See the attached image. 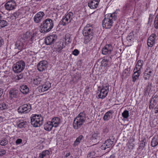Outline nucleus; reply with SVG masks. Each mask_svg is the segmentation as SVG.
Returning a JSON list of instances; mask_svg holds the SVG:
<instances>
[{
    "mask_svg": "<svg viewBox=\"0 0 158 158\" xmlns=\"http://www.w3.org/2000/svg\"><path fill=\"white\" fill-rule=\"evenodd\" d=\"M23 37L24 40L29 39L30 40V31L27 32L25 34L23 35Z\"/></svg>",
    "mask_w": 158,
    "mask_h": 158,
    "instance_id": "obj_42",
    "label": "nucleus"
},
{
    "mask_svg": "<svg viewBox=\"0 0 158 158\" xmlns=\"http://www.w3.org/2000/svg\"><path fill=\"white\" fill-rule=\"evenodd\" d=\"M134 71V73L133 75L132 81L133 82L135 81L138 78L141 72L136 71Z\"/></svg>",
    "mask_w": 158,
    "mask_h": 158,
    "instance_id": "obj_28",
    "label": "nucleus"
},
{
    "mask_svg": "<svg viewBox=\"0 0 158 158\" xmlns=\"http://www.w3.org/2000/svg\"><path fill=\"white\" fill-rule=\"evenodd\" d=\"M8 108V106L4 103L0 104V110H3L7 109Z\"/></svg>",
    "mask_w": 158,
    "mask_h": 158,
    "instance_id": "obj_38",
    "label": "nucleus"
},
{
    "mask_svg": "<svg viewBox=\"0 0 158 158\" xmlns=\"http://www.w3.org/2000/svg\"><path fill=\"white\" fill-rule=\"evenodd\" d=\"M151 76V75L150 74H148L147 72V71L145 70L144 73L143 77L145 80H148L149 79L150 77Z\"/></svg>",
    "mask_w": 158,
    "mask_h": 158,
    "instance_id": "obj_44",
    "label": "nucleus"
},
{
    "mask_svg": "<svg viewBox=\"0 0 158 158\" xmlns=\"http://www.w3.org/2000/svg\"><path fill=\"white\" fill-rule=\"evenodd\" d=\"M71 155V153L70 152H69L66 154L65 157L66 158H71V157H72Z\"/></svg>",
    "mask_w": 158,
    "mask_h": 158,
    "instance_id": "obj_58",
    "label": "nucleus"
},
{
    "mask_svg": "<svg viewBox=\"0 0 158 158\" xmlns=\"http://www.w3.org/2000/svg\"><path fill=\"white\" fill-rule=\"evenodd\" d=\"M51 154V152L48 150H45L40 154L39 158H47Z\"/></svg>",
    "mask_w": 158,
    "mask_h": 158,
    "instance_id": "obj_19",
    "label": "nucleus"
},
{
    "mask_svg": "<svg viewBox=\"0 0 158 158\" xmlns=\"http://www.w3.org/2000/svg\"><path fill=\"white\" fill-rule=\"evenodd\" d=\"M17 96L16 91L13 89L11 90L9 93V97L10 99L16 98Z\"/></svg>",
    "mask_w": 158,
    "mask_h": 158,
    "instance_id": "obj_31",
    "label": "nucleus"
},
{
    "mask_svg": "<svg viewBox=\"0 0 158 158\" xmlns=\"http://www.w3.org/2000/svg\"><path fill=\"white\" fill-rule=\"evenodd\" d=\"M13 15L15 17V18L16 19L18 17L19 14L18 13L16 12H14L13 14Z\"/></svg>",
    "mask_w": 158,
    "mask_h": 158,
    "instance_id": "obj_61",
    "label": "nucleus"
},
{
    "mask_svg": "<svg viewBox=\"0 0 158 158\" xmlns=\"http://www.w3.org/2000/svg\"><path fill=\"white\" fill-rule=\"evenodd\" d=\"M113 48L110 44L106 45L102 49V53L103 55L111 54Z\"/></svg>",
    "mask_w": 158,
    "mask_h": 158,
    "instance_id": "obj_12",
    "label": "nucleus"
},
{
    "mask_svg": "<svg viewBox=\"0 0 158 158\" xmlns=\"http://www.w3.org/2000/svg\"><path fill=\"white\" fill-rule=\"evenodd\" d=\"M84 138V137L82 135H80L77 137L74 141L73 144V146L74 148L77 146L81 143V141Z\"/></svg>",
    "mask_w": 158,
    "mask_h": 158,
    "instance_id": "obj_21",
    "label": "nucleus"
},
{
    "mask_svg": "<svg viewBox=\"0 0 158 158\" xmlns=\"http://www.w3.org/2000/svg\"><path fill=\"white\" fill-rule=\"evenodd\" d=\"M27 125V122L26 121H21L17 123V126L19 128H25Z\"/></svg>",
    "mask_w": 158,
    "mask_h": 158,
    "instance_id": "obj_32",
    "label": "nucleus"
},
{
    "mask_svg": "<svg viewBox=\"0 0 158 158\" xmlns=\"http://www.w3.org/2000/svg\"><path fill=\"white\" fill-rule=\"evenodd\" d=\"M108 61L109 60L106 58L103 59L101 62L102 66H106L108 64Z\"/></svg>",
    "mask_w": 158,
    "mask_h": 158,
    "instance_id": "obj_40",
    "label": "nucleus"
},
{
    "mask_svg": "<svg viewBox=\"0 0 158 158\" xmlns=\"http://www.w3.org/2000/svg\"><path fill=\"white\" fill-rule=\"evenodd\" d=\"M44 15L43 12L40 11L36 13L33 18V20L35 23H38L41 22Z\"/></svg>",
    "mask_w": 158,
    "mask_h": 158,
    "instance_id": "obj_14",
    "label": "nucleus"
},
{
    "mask_svg": "<svg viewBox=\"0 0 158 158\" xmlns=\"http://www.w3.org/2000/svg\"><path fill=\"white\" fill-rule=\"evenodd\" d=\"M108 129L106 127L103 130V132L105 133H106L108 132Z\"/></svg>",
    "mask_w": 158,
    "mask_h": 158,
    "instance_id": "obj_62",
    "label": "nucleus"
},
{
    "mask_svg": "<svg viewBox=\"0 0 158 158\" xmlns=\"http://www.w3.org/2000/svg\"><path fill=\"white\" fill-rule=\"evenodd\" d=\"M86 118V115L84 113H80L74 120L73 123V128L75 130L80 128L85 122Z\"/></svg>",
    "mask_w": 158,
    "mask_h": 158,
    "instance_id": "obj_3",
    "label": "nucleus"
},
{
    "mask_svg": "<svg viewBox=\"0 0 158 158\" xmlns=\"http://www.w3.org/2000/svg\"><path fill=\"white\" fill-rule=\"evenodd\" d=\"M53 15L54 16H53V17L54 16L55 17V18L54 19V20H56L58 18L57 14L54 13L53 14Z\"/></svg>",
    "mask_w": 158,
    "mask_h": 158,
    "instance_id": "obj_63",
    "label": "nucleus"
},
{
    "mask_svg": "<svg viewBox=\"0 0 158 158\" xmlns=\"http://www.w3.org/2000/svg\"><path fill=\"white\" fill-rule=\"evenodd\" d=\"M4 44V41L2 38L0 36V47H1Z\"/></svg>",
    "mask_w": 158,
    "mask_h": 158,
    "instance_id": "obj_56",
    "label": "nucleus"
},
{
    "mask_svg": "<svg viewBox=\"0 0 158 158\" xmlns=\"http://www.w3.org/2000/svg\"><path fill=\"white\" fill-rule=\"evenodd\" d=\"M154 27L156 29H158V14L155 18L154 21Z\"/></svg>",
    "mask_w": 158,
    "mask_h": 158,
    "instance_id": "obj_45",
    "label": "nucleus"
},
{
    "mask_svg": "<svg viewBox=\"0 0 158 158\" xmlns=\"http://www.w3.org/2000/svg\"><path fill=\"white\" fill-rule=\"evenodd\" d=\"M158 144V135L155 136L152 138L151 145L153 147H156Z\"/></svg>",
    "mask_w": 158,
    "mask_h": 158,
    "instance_id": "obj_27",
    "label": "nucleus"
},
{
    "mask_svg": "<svg viewBox=\"0 0 158 158\" xmlns=\"http://www.w3.org/2000/svg\"><path fill=\"white\" fill-rule=\"evenodd\" d=\"M130 69L127 68L123 70V76L125 77V78L127 77L130 74Z\"/></svg>",
    "mask_w": 158,
    "mask_h": 158,
    "instance_id": "obj_33",
    "label": "nucleus"
},
{
    "mask_svg": "<svg viewBox=\"0 0 158 158\" xmlns=\"http://www.w3.org/2000/svg\"><path fill=\"white\" fill-rule=\"evenodd\" d=\"M31 124L34 127H40L43 123V118L40 115L33 114L31 118Z\"/></svg>",
    "mask_w": 158,
    "mask_h": 158,
    "instance_id": "obj_4",
    "label": "nucleus"
},
{
    "mask_svg": "<svg viewBox=\"0 0 158 158\" xmlns=\"http://www.w3.org/2000/svg\"><path fill=\"white\" fill-rule=\"evenodd\" d=\"M100 0H91L88 3V6L91 9L96 8L98 6Z\"/></svg>",
    "mask_w": 158,
    "mask_h": 158,
    "instance_id": "obj_16",
    "label": "nucleus"
},
{
    "mask_svg": "<svg viewBox=\"0 0 158 158\" xmlns=\"http://www.w3.org/2000/svg\"><path fill=\"white\" fill-rule=\"evenodd\" d=\"M83 34L85 36V39L86 42L90 40L93 38V29L89 25H87L83 30Z\"/></svg>",
    "mask_w": 158,
    "mask_h": 158,
    "instance_id": "obj_5",
    "label": "nucleus"
},
{
    "mask_svg": "<svg viewBox=\"0 0 158 158\" xmlns=\"http://www.w3.org/2000/svg\"><path fill=\"white\" fill-rule=\"evenodd\" d=\"M119 26L116 24L114 27L113 30L111 31V33L114 35L118 34L121 31L119 28Z\"/></svg>",
    "mask_w": 158,
    "mask_h": 158,
    "instance_id": "obj_29",
    "label": "nucleus"
},
{
    "mask_svg": "<svg viewBox=\"0 0 158 158\" xmlns=\"http://www.w3.org/2000/svg\"><path fill=\"white\" fill-rule=\"evenodd\" d=\"M123 117L125 119H127L129 116V113L128 111L125 110L122 114Z\"/></svg>",
    "mask_w": 158,
    "mask_h": 158,
    "instance_id": "obj_39",
    "label": "nucleus"
},
{
    "mask_svg": "<svg viewBox=\"0 0 158 158\" xmlns=\"http://www.w3.org/2000/svg\"><path fill=\"white\" fill-rule=\"evenodd\" d=\"M15 46L19 50L21 51L22 50L26 48V45L20 40L17 41L15 44Z\"/></svg>",
    "mask_w": 158,
    "mask_h": 158,
    "instance_id": "obj_20",
    "label": "nucleus"
},
{
    "mask_svg": "<svg viewBox=\"0 0 158 158\" xmlns=\"http://www.w3.org/2000/svg\"><path fill=\"white\" fill-rule=\"evenodd\" d=\"M54 127L51 121H49L45 124L44 126V129L46 131H50Z\"/></svg>",
    "mask_w": 158,
    "mask_h": 158,
    "instance_id": "obj_25",
    "label": "nucleus"
},
{
    "mask_svg": "<svg viewBox=\"0 0 158 158\" xmlns=\"http://www.w3.org/2000/svg\"><path fill=\"white\" fill-rule=\"evenodd\" d=\"M95 154L94 152L92 151L88 154L87 157L88 158H92L94 157Z\"/></svg>",
    "mask_w": 158,
    "mask_h": 158,
    "instance_id": "obj_48",
    "label": "nucleus"
},
{
    "mask_svg": "<svg viewBox=\"0 0 158 158\" xmlns=\"http://www.w3.org/2000/svg\"><path fill=\"white\" fill-rule=\"evenodd\" d=\"M142 142L144 143V144H143V143H141L139 146V148L143 150L145 146V143L146 142V139H144L143 140Z\"/></svg>",
    "mask_w": 158,
    "mask_h": 158,
    "instance_id": "obj_43",
    "label": "nucleus"
},
{
    "mask_svg": "<svg viewBox=\"0 0 158 158\" xmlns=\"http://www.w3.org/2000/svg\"><path fill=\"white\" fill-rule=\"evenodd\" d=\"M134 35L133 32H131L127 37V40L128 41H131L133 40Z\"/></svg>",
    "mask_w": 158,
    "mask_h": 158,
    "instance_id": "obj_37",
    "label": "nucleus"
},
{
    "mask_svg": "<svg viewBox=\"0 0 158 158\" xmlns=\"http://www.w3.org/2000/svg\"><path fill=\"white\" fill-rule=\"evenodd\" d=\"M59 43H56L55 45L54 48L57 50L58 51V52H59V51L58 50L59 49Z\"/></svg>",
    "mask_w": 158,
    "mask_h": 158,
    "instance_id": "obj_55",
    "label": "nucleus"
},
{
    "mask_svg": "<svg viewBox=\"0 0 158 158\" xmlns=\"http://www.w3.org/2000/svg\"><path fill=\"white\" fill-rule=\"evenodd\" d=\"M20 91L23 94H26L29 92V89L27 85H23L20 86Z\"/></svg>",
    "mask_w": 158,
    "mask_h": 158,
    "instance_id": "obj_26",
    "label": "nucleus"
},
{
    "mask_svg": "<svg viewBox=\"0 0 158 158\" xmlns=\"http://www.w3.org/2000/svg\"><path fill=\"white\" fill-rule=\"evenodd\" d=\"M57 38L56 35L53 34L50 35L45 39V42L47 45H50L56 41Z\"/></svg>",
    "mask_w": 158,
    "mask_h": 158,
    "instance_id": "obj_11",
    "label": "nucleus"
},
{
    "mask_svg": "<svg viewBox=\"0 0 158 158\" xmlns=\"http://www.w3.org/2000/svg\"><path fill=\"white\" fill-rule=\"evenodd\" d=\"M114 137L113 136H110V137L109 139H108V140H111V141L112 140V141H113V142L114 140Z\"/></svg>",
    "mask_w": 158,
    "mask_h": 158,
    "instance_id": "obj_64",
    "label": "nucleus"
},
{
    "mask_svg": "<svg viewBox=\"0 0 158 158\" xmlns=\"http://www.w3.org/2000/svg\"><path fill=\"white\" fill-rule=\"evenodd\" d=\"M9 18L11 19H16L13 14L11 15L10 17H8L7 18V20H8Z\"/></svg>",
    "mask_w": 158,
    "mask_h": 158,
    "instance_id": "obj_59",
    "label": "nucleus"
},
{
    "mask_svg": "<svg viewBox=\"0 0 158 158\" xmlns=\"http://www.w3.org/2000/svg\"><path fill=\"white\" fill-rule=\"evenodd\" d=\"M153 14H150L149 15V21H148V23H151L152 20V19H153Z\"/></svg>",
    "mask_w": 158,
    "mask_h": 158,
    "instance_id": "obj_53",
    "label": "nucleus"
},
{
    "mask_svg": "<svg viewBox=\"0 0 158 158\" xmlns=\"http://www.w3.org/2000/svg\"><path fill=\"white\" fill-rule=\"evenodd\" d=\"M31 108L30 104H25L20 106L17 110L19 113H26L30 111Z\"/></svg>",
    "mask_w": 158,
    "mask_h": 158,
    "instance_id": "obj_8",
    "label": "nucleus"
},
{
    "mask_svg": "<svg viewBox=\"0 0 158 158\" xmlns=\"http://www.w3.org/2000/svg\"><path fill=\"white\" fill-rule=\"evenodd\" d=\"M8 24V22L6 20H0V26L2 27L6 26Z\"/></svg>",
    "mask_w": 158,
    "mask_h": 158,
    "instance_id": "obj_41",
    "label": "nucleus"
},
{
    "mask_svg": "<svg viewBox=\"0 0 158 158\" xmlns=\"http://www.w3.org/2000/svg\"><path fill=\"white\" fill-rule=\"evenodd\" d=\"M41 81V78L38 76L34 77L31 79V81L35 85H38L40 84Z\"/></svg>",
    "mask_w": 158,
    "mask_h": 158,
    "instance_id": "obj_22",
    "label": "nucleus"
},
{
    "mask_svg": "<svg viewBox=\"0 0 158 158\" xmlns=\"http://www.w3.org/2000/svg\"><path fill=\"white\" fill-rule=\"evenodd\" d=\"M37 31H35L33 33L30 32V40L32 42V41L34 40H35L36 37L37 36Z\"/></svg>",
    "mask_w": 158,
    "mask_h": 158,
    "instance_id": "obj_34",
    "label": "nucleus"
},
{
    "mask_svg": "<svg viewBox=\"0 0 158 158\" xmlns=\"http://www.w3.org/2000/svg\"><path fill=\"white\" fill-rule=\"evenodd\" d=\"M128 147L129 149H133L134 146L131 143H129L128 144Z\"/></svg>",
    "mask_w": 158,
    "mask_h": 158,
    "instance_id": "obj_57",
    "label": "nucleus"
},
{
    "mask_svg": "<svg viewBox=\"0 0 158 158\" xmlns=\"http://www.w3.org/2000/svg\"><path fill=\"white\" fill-rule=\"evenodd\" d=\"M143 64V62L142 60H139L135 65L134 69V71H137L142 72Z\"/></svg>",
    "mask_w": 158,
    "mask_h": 158,
    "instance_id": "obj_18",
    "label": "nucleus"
},
{
    "mask_svg": "<svg viewBox=\"0 0 158 158\" xmlns=\"http://www.w3.org/2000/svg\"><path fill=\"white\" fill-rule=\"evenodd\" d=\"M113 144V141L107 139L101 146V148L102 150H105L106 148H110Z\"/></svg>",
    "mask_w": 158,
    "mask_h": 158,
    "instance_id": "obj_17",
    "label": "nucleus"
},
{
    "mask_svg": "<svg viewBox=\"0 0 158 158\" xmlns=\"http://www.w3.org/2000/svg\"><path fill=\"white\" fill-rule=\"evenodd\" d=\"M51 122L55 127H57L59 124V118L57 117H54L51 120Z\"/></svg>",
    "mask_w": 158,
    "mask_h": 158,
    "instance_id": "obj_23",
    "label": "nucleus"
},
{
    "mask_svg": "<svg viewBox=\"0 0 158 158\" xmlns=\"http://www.w3.org/2000/svg\"><path fill=\"white\" fill-rule=\"evenodd\" d=\"M150 103L151 104L152 107L154 108L157 104V102L155 100H154L153 98H152L150 101Z\"/></svg>",
    "mask_w": 158,
    "mask_h": 158,
    "instance_id": "obj_47",
    "label": "nucleus"
},
{
    "mask_svg": "<svg viewBox=\"0 0 158 158\" xmlns=\"http://www.w3.org/2000/svg\"><path fill=\"white\" fill-rule=\"evenodd\" d=\"M61 24L64 26L66 25L67 24H68L70 22L69 20V19L66 17V16L64 17H63L62 20H61Z\"/></svg>",
    "mask_w": 158,
    "mask_h": 158,
    "instance_id": "obj_35",
    "label": "nucleus"
},
{
    "mask_svg": "<svg viewBox=\"0 0 158 158\" xmlns=\"http://www.w3.org/2000/svg\"><path fill=\"white\" fill-rule=\"evenodd\" d=\"M8 141L6 137L0 138V145L2 146H5L8 143Z\"/></svg>",
    "mask_w": 158,
    "mask_h": 158,
    "instance_id": "obj_30",
    "label": "nucleus"
},
{
    "mask_svg": "<svg viewBox=\"0 0 158 158\" xmlns=\"http://www.w3.org/2000/svg\"><path fill=\"white\" fill-rule=\"evenodd\" d=\"M25 65V63L24 61H19L13 65V70L15 73L21 72L24 69Z\"/></svg>",
    "mask_w": 158,
    "mask_h": 158,
    "instance_id": "obj_7",
    "label": "nucleus"
},
{
    "mask_svg": "<svg viewBox=\"0 0 158 158\" xmlns=\"http://www.w3.org/2000/svg\"><path fill=\"white\" fill-rule=\"evenodd\" d=\"M69 35V34L67 35H65V41H66V43H67V42H68L69 43L70 42Z\"/></svg>",
    "mask_w": 158,
    "mask_h": 158,
    "instance_id": "obj_51",
    "label": "nucleus"
},
{
    "mask_svg": "<svg viewBox=\"0 0 158 158\" xmlns=\"http://www.w3.org/2000/svg\"><path fill=\"white\" fill-rule=\"evenodd\" d=\"M98 133H94L93 134L92 137L91 138V139L92 140H93L94 139H97L98 137Z\"/></svg>",
    "mask_w": 158,
    "mask_h": 158,
    "instance_id": "obj_49",
    "label": "nucleus"
},
{
    "mask_svg": "<svg viewBox=\"0 0 158 158\" xmlns=\"http://www.w3.org/2000/svg\"><path fill=\"white\" fill-rule=\"evenodd\" d=\"M108 18H105L103 20L102 26L103 28L106 29L110 28L112 26L113 21L117 19V14L113 13L108 15Z\"/></svg>",
    "mask_w": 158,
    "mask_h": 158,
    "instance_id": "obj_1",
    "label": "nucleus"
},
{
    "mask_svg": "<svg viewBox=\"0 0 158 158\" xmlns=\"http://www.w3.org/2000/svg\"><path fill=\"white\" fill-rule=\"evenodd\" d=\"M23 77V75L22 74H20L19 75L13 77V79L15 81H18L22 79Z\"/></svg>",
    "mask_w": 158,
    "mask_h": 158,
    "instance_id": "obj_36",
    "label": "nucleus"
},
{
    "mask_svg": "<svg viewBox=\"0 0 158 158\" xmlns=\"http://www.w3.org/2000/svg\"><path fill=\"white\" fill-rule=\"evenodd\" d=\"M51 86V83L49 81H46L42 85L39 86L38 89L40 92H42L48 90Z\"/></svg>",
    "mask_w": 158,
    "mask_h": 158,
    "instance_id": "obj_13",
    "label": "nucleus"
},
{
    "mask_svg": "<svg viewBox=\"0 0 158 158\" xmlns=\"http://www.w3.org/2000/svg\"><path fill=\"white\" fill-rule=\"evenodd\" d=\"M48 67V63L47 61H41L37 65V69L40 72H43L46 70Z\"/></svg>",
    "mask_w": 158,
    "mask_h": 158,
    "instance_id": "obj_10",
    "label": "nucleus"
},
{
    "mask_svg": "<svg viewBox=\"0 0 158 158\" xmlns=\"http://www.w3.org/2000/svg\"><path fill=\"white\" fill-rule=\"evenodd\" d=\"M22 141V139H18L16 140L15 142V143L16 145H18L21 143Z\"/></svg>",
    "mask_w": 158,
    "mask_h": 158,
    "instance_id": "obj_54",
    "label": "nucleus"
},
{
    "mask_svg": "<svg viewBox=\"0 0 158 158\" xmlns=\"http://www.w3.org/2000/svg\"><path fill=\"white\" fill-rule=\"evenodd\" d=\"M79 52L77 49H75L73 52V54L75 56L77 55Z\"/></svg>",
    "mask_w": 158,
    "mask_h": 158,
    "instance_id": "obj_52",
    "label": "nucleus"
},
{
    "mask_svg": "<svg viewBox=\"0 0 158 158\" xmlns=\"http://www.w3.org/2000/svg\"><path fill=\"white\" fill-rule=\"evenodd\" d=\"M156 38V35L152 34L149 37L147 41V45L149 47H152L155 43V40Z\"/></svg>",
    "mask_w": 158,
    "mask_h": 158,
    "instance_id": "obj_15",
    "label": "nucleus"
},
{
    "mask_svg": "<svg viewBox=\"0 0 158 158\" xmlns=\"http://www.w3.org/2000/svg\"><path fill=\"white\" fill-rule=\"evenodd\" d=\"M109 90V85L106 84L102 86V88L100 90H98L97 94L98 98L103 99L107 95Z\"/></svg>",
    "mask_w": 158,
    "mask_h": 158,
    "instance_id": "obj_6",
    "label": "nucleus"
},
{
    "mask_svg": "<svg viewBox=\"0 0 158 158\" xmlns=\"http://www.w3.org/2000/svg\"><path fill=\"white\" fill-rule=\"evenodd\" d=\"M112 111L110 110L105 114L103 117V119L104 121H108L111 118L112 113Z\"/></svg>",
    "mask_w": 158,
    "mask_h": 158,
    "instance_id": "obj_24",
    "label": "nucleus"
},
{
    "mask_svg": "<svg viewBox=\"0 0 158 158\" xmlns=\"http://www.w3.org/2000/svg\"><path fill=\"white\" fill-rule=\"evenodd\" d=\"M16 4L14 0H10L7 1L5 4L6 9L7 10L10 11L15 8Z\"/></svg>",
    "mask_w": 158,
    "mask_h": 158,
    "instance_id": "obj_9",
    "label": "nucleus"
},
{
    "mask_svg": "<svg viewBox=\"0 0 158 158\" xmlns=\"http://www.w3.org/2000/svg\"><path fill=\"white\" fill-rule=\"evenodd\" d=\"M53 27L52 20L50 19H47L40 24V31L42 33H45L50 31Z\"/></svg>",
    "mask_w": 158,
    "mask_h": 158,
    "instance_id": "obj_2",
    "label": "nucleus"
},
{
    "mask_svg": "<svg viewBox=\"0 0 158 158\" xmlns=\"http://www.w3.org/2000/svg\"><path fill=\"white\" fill-rule=\"evenodd\" d=\"M66 17L69 19V20L70 22L71 20L72 19L73 16V14L72 12H70L66 16Z\"/></svg>",
    "mask_w": 158,
    "mask_h": 158,
    "instance_id": "obj_46",
    "label": "nucleus"
},
{
    "mask_svg": "<svg viewBox=\"0 0 158 158\" xmlns=\"http://www.w3.org/2000/svg\"><path fill=\"white\" fill-rule=\"evenodd\" d=\"M6 151L4 149H0V156H2L5 154Z\"/></svg>",
    "mask_w": 158,
    "mask_h": 158,
    "instance_id": "obj_50",
    "label": "nucleus"
},
{
    "mask_svg": "<svg viewBox=\"0 0 158 158\" xmlns=\"http://www.w3.org/2000/svg\"><path fill=\"white\" fill-rule=\"evenodd\" d=\"M154 109H156L155 111V114H157L158 113V104L156 105L155 107L154 108Z\"/></svg>",
    "mask_w": 158,
    "mask_h": 158,
    "instance_id": "obj_60",
    "label": "nucleus"
}]
</instances>
